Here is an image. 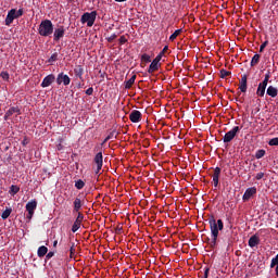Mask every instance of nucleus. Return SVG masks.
Wrapping results in <instances>:
<instances>
[{
	"instance_id": "1",
	"label": "nucleus",
	"mask_w": 278,
	"mask_h": 278,
	"mask_svg": "<svg viewBox=\"0 0 278 278\" xmlns=\"http://www.w3.org/2000/svg\"><path fill=\"white\" fill-rule=\"evenodd\" d=\"M208 225L211 229V241L208 242L211 249H216V244L218 242V231H223L225 228V224L223 223V219H218L216 222V218L214 216H211L208 218Z\"/></svg>"
},
{
	"instance_id": "2",
	"label": "nucleus",
	"mask_w": 278,
	"mask_h": 278,
	"mask_svg": "<svg viewBox=\"0 0 278 278\" xmlns=\"http://www.w3.org/2000/svg\"><path fill=\"white\" fill-rule=\"evenodd\" d=\"M38 34L45 38L51 36L53 34V22H51V20L41 21L38 27Z\"/></svg>"
},
{
	"instance_id": "3",
	"label": "nucleus",
	"mask_w": 278,
	"mask_h": 278,
	"mask_svg": "<svg viewBox=\"0 0 278 278\" xmlns=\"http://www.w3.org/2000/svg\"><path fill=\"white\" fill-rule=\"evenodd\" d=\"M94 21H97V11L86 12L80 17V23L83 25L87 24V27H92Z\"/></svg>"
},
{
	"instance_id": "4",
	"label": "nucleus",
	"mask_w": 278,
	"mask_h": 278,
	"mask_svg": "<svg viewBox=\"0 0 278 278\" xmlns=\"http://www.w3.org/2000/svg\"><path fill=\"white\" fill-rule=\"evenodd\" d=\"M240 129H242V127L235 126L232 129L225 134L223 137V142H225V144H229V142H231V140H233V138L240 134Z\"/></svg>"
},
{
	"instance_id": "5",
	"label": "nucleus",
	"mask_w": 278,
	"mask_h": 278,
	"mask_svg": "<svg viewBox=\"0 0 278 278\" xmlns=\"http://www.w3.org/2000/svg\"><path fill=\"white\" fill-rule=\"evenodd\" d=\"M38 207V201L31 200L26 204V211L28 214L26 215L27 220H31L34 218V212H36V208Z\"/></svg>"
},
{
	"instance_id": "6",
	"label": "nucleus",
	"mask_w": 278,
	"mask_h": 278,
	"mask_svg": "<svg viewBox=\"0 0 278 278\" xmlns=\"http://www.w3.org/2000/svg\"><path fill=\"white\" fill-rule=\"evenodd\" d=\"M64 34H66V28H64V26H58L54 29V34H53L54 42H60V40H62V38H64Z\"/></svg>"
},
{
	"instance_id": "7",
	"label": "nucleus",
	"mask_w": 278,
	"mask_h": 278,
	"mask_svg": "<svg viewBox=\"0 0 278 278\" xmlns=\"http://www.w3.org/2000/svg\"><path fill=\"white\" fill-rule=\"evenodd\" d=\"M56 84L58 86H70L71 85V77L68 75L64 74V72H61L56 77Z\"/></svg>"
},
{
	"instance_id": "8",
	"label": "nucleus",
	"mask_w": 278,
	"mask_h": 278,
	"mask_svg": "<svg viewBox=\"0 0 278 278\" xmlns=\"http://www.w3.org/2000/svg\"><path fill=\"white\" fill-rule=\"evenodd\" d=\"M93 162L97 165L96 175H99L101 168H103V152H98L93 159Z\"/></svg>"
},
{
	"instance_id": "9",
	"label": "nucleus",
	"mask_w": 278,
	"mask_h": 278,
	"mask_svg": "<svg viewBox=\"0 0 278 278\" xmlns=\"http://www.w3.org/2000/svg\"><path fill=\"white\" fill-rule=\"evenodd\" d=\"M83 222H84V214L81 212H78V215L72 226L73 233H76V231H79V228L81 227Z\"/></svg>"
},
{
	"instance_id": "10",
	"label": "nucleus",
	"mask_w": 278,
	"mask_h": 278,
	"mask_svg": "<svg viewBox=\"0 0 278 278\" xmlns=\"http://www.w3.org/2000/svg\"><path fill=\"white\" fill-rule=\"evenodd\" d=\"M257 194V188L251 187L248 188L242 197V201L247 202L250 201L252 197H255Z\"/></svg>"
},
{
	"instance_id": "11",
	"label": "nucleus",
	"mask_w": 278,
	"mask_h": 278,
	"mask_svg": "<svg viewBox=\"0 0 278 278\" xmlns=\"http://www.w3.org/2000/svg\"><path fill=\"white\" fill-rule=\"evenodd\" d=\"M129 121L131 123H140L142 121V113L138 110H132L129 114Z\"/></svg>"
},
{
	"instance_id": "12",
	"label": "nucleus",
	"mask_w": 278,
	"mask_h": 278,
	"mask_svg": "<svg viewBox=\"0 0 278 278\" xmlns=\"http://www.w3.org/2000/svg\"><path fill=\"white\" fill-rule=\"evenodd\" d=\"M13 114H17L18 116H21V108L11 106L4 114V121H9L10 116H13Z\"/></svg>"
},
{
	"instance_id": "13",
	"label": "nucleus",
	"mask_w": 278,
	"mask_h": 278,
	"mask_svg": "<svg viewBox=\"0 0 278 278\" xmlns=\"http://www.w3.org/2000/svg\"><path fill=\"white\" fill-rule=\"evenodd\" d=\"M16 18V9H11L8 12V15L5 17V25L10 27L12 23H14V20Z\"/></svg>"
},
{
	"instance_id": "14",
	"label": "nucleus",
	"mask_w": 278,
	"mask_h": 278,
	"mask_svg": "<svg viewBox=\"0 0 278 278\" xmlns=\"http://www.w3.org/2000/svg\"><path fill=\"white\" fill-rule=\"evenodd\" d=\"M55 81V75L49 74L41 83V88H49Z\"/></svg>"
},
{
	"instance_id": "15",
	"label": "nucleus",
	"mask_w": 278,
	"mask_h": 278,
	"mask_svg": "<svg viewBox=\"0 0 278 278\" xmlns=\"http://www.w3.org/2000/svg\"><path fill=\"white\" fill-rule=\"evenodd\" d=\"M160 66H162V63H159V61L153 60L148 68V73L150 75H153V73L160 71Z\"/></svg>"
},
{
	"instance_id": "16",
	"label": "nucleus",
	"mask_w": 278,
	"mask_h": 278,
	"mask_svg": "<svg viewBox=\"0 0 278 278\" xmlns=\"http://www.w3.org/2000/svg\"><path fill=\"white\" fill-rule=\"evenodd\" d=\"M220 167H215L213 173L214 188H218V179L220 178Z\"/></svg>"
},
{
	"instance_id": "17",
	"label": "nucleus",
	"mask_w": 278,
	"mask_h": 278,
	"mask_svg": "<svg viewBox=\"0 0 278 278\" xmlns=\"http://www.w3.org/2000/svg\"><path fill=\"white\" fill-rule=\"evenodd\" d=\"M248 244L251 249H255L260 244V237L257 235H253L250 237Z\"/></svg>"
},
{
	"instance_id": "18",
	"label": "nucleus",
	"mask_w": 278,
	"mask_h": 278,
	"mask_svg": "<svg viewBox=\"0 0 278 278\" xmlns=\"http://www.w3.org/2000/svg\"><path fill=\"white\" fill-rule=\"evenodd\" d=\"M75 77H78L81 81H84V67L81 65H77L74 68Z\"/></svg>"
},
{
	"instance_id": "19",
	"label": "nucleus",
	"mask_w": 278,
	"mask_h": 278,
	"mask_svg": "<svg viewBox=\"0 0 278 278\" xmlns=\"http://www.w3.org/2000/svg\"><path fill=\"white\" fill-rule=\"evenodd\" d=\"M247 79H248L247 74H244V75L241 76L240 85H239V90H240L241 92H247V88H248V86H247Z\"/></svg>"
},
{
	"instance_id": "20",
	"label": "nucleus",
	"mask_w": 278,
	"mask_h": 278,
	"mask_svg": "<svg viewBox=\"0 0 278 278\" xmlns=\"http://www.w3.org/2000/svg\"><path fill=\"white\" fill-rule=\"evenodd\" d=\"M266 86H268V85H264V83L258 84V87L256 90L257 97H264V94H266Z\"/></svg>"
},
{
	"instance_id": "21",
	"label": "nucleus",
	"mask_w": 278,
	"mask_h": 278,
	"mask_svg": "<svg viewBox=\"0 0 278 278\" xmlns=\"http://www.w3.org/2000/svg\"><path fill=\"white\" fill-rule=\"evenodd\" d=\"M47 253H49V249L45 245L39 247L37 250L38 257H45V255H47Z\"/></svg>"
},
{
	"instance_id": "22",
	"label": "nucleus",
	"mask_w": 278,
	"mask_h": 278,
	"mask_svg": "<svg viewBox=\"0 0 278 278\" xmlns=\"http://www.w3.org/2000/svg\"><path fill=\"white\" fill-rule=\"evenodd\" d=\"M134 84H136V74L132 75L127 81H125V89H131V86H134Z\"/></svg>"
},
{
	"instance_id": "23",
	"label": "nucleus",
	"mask_w": 278,
	"mask_h": 278,
	"mask_svg": "<svg viewBox=\"0 0 278 278\" xmlns=\"http://www.w3.org/2000/svg\"><path fill=\"white\" fill-rule=\"evenodd\" d=\"M81 199H79V198H76L75 200H74V210H73V212H76V214H79V210H81Z\"/></svg>"
},
{
	"instance_id": "24",
	"label": "nucleus",
	"mask_w": 278,
	"mask_h": 278,
	"mask_svg": "<svg viewBox=\"0 0 278 278\" xmlns=\"http://www.w3.org/2000/svg\"><path fill=\"white\" fill-rule=\"evenodd\" d=\"M267 94H268V97H271L273 99H275V97H277V94H278L277 88H275L274 86H269L267 88Z\"/></svg>"
},
{
	"instance_id": "25",
	"label": "nucleus",
	"mask_w": 278,
	"mask_h": 278,
	"mask_svg": "<svg viewBox=\"0 0 278 278\" xmlns=\"http://www.w3.org/2000/svg\"><path fill=\"white\" fill-rule=\"evenodd\" d=\"M275 266H276V268H275ZM270 268H275V273L278 277V253L274 258H271Z\"/></svg>"
},
{
	"instance_id": "26",
	"label": "nucleus",
	"mask_w": 278,
	"mask_h": 278,
	"mask_svg": "<svg viewBox=\"0 0 278 278\" xmlns=\"http://www.w3.org/2000/svg\"><path fill=\"white\" fill-rule=\"evenodd\" d=\"M9 192H10V194H12V197H14V194H18V192H21V187L16 186V185H12L10 187Z\"/></svg>"
},
{
	"instance_id": "27",
	"label": "nucleus",
	"mask_w": 278,
	"mask_h": 278,
	"mask_svg": "<svg viewBox=\"0 0 278 278\" xmlns=\"http://www.w3.org/2000/svg\"><path fill=\"white\" fill-rule=\"evenodd\" d=\"M10 214H12V208L7 207L1 214L2 220H7V218H10Z\"/></svg>"
},
{
	"instance_id": "28",
	"label": "nucleus",
	"mask_w": 278,
	"mask_h": 278,
	"mask_svg": "<svg viewBox=\"0 0 278 278\" xmlns=\"http://www.w3.org/2000/svg\"><path fill=\"white\" fill-rule=\"evenodd\" d=\"M262 56L260 54H254V56L251 60L250 66H257L260 64V59Z\"/></svg>"
},
{
	"instance_id": "29",
	"label": "nucleus",
	"mask_w": 278,
	"mask_h": 278,
	"mask_svg": "<svg viewBox=\"0 0 278 278\" xmlns=\"http://www.w3.org/2000/svg\"><path fill=\"white\" fill-rule=\"evenodd\" d=\"M264 155H266V150H264V149L257 150L255 152V159L256 160H262V157H264Z\"/></svg>"
},
{
	"instance_id": "30",
	"label": "nucleus",
	"mask_w": 278,
	"mask_h": 278,
	"mask_svg": "<svg viewBox=\"0 0 278 278\" xmlns=\"http://www.w3.org/2000/svg\"><path fill=\"white\" fill-rule=\"evenodd\" d=\"M84 186H86V182H84V180H81V179H78L75 182V188H77V190H83Z\"/></svg>"
},
{
	"instance_id": "31",
	"label": "nucleus",
	"mask_w": 278,
	"mask_h": 278,
	"mask_svg": "<svg viewBox=\"0 0 278 278\" xmlns=\"http://www.w3.org/2000/svg\"><path fill=\"white\" fill-rule=\"evenodd\" d=\"M58 52H54L49 59H48V63L49 64H53V62H58Z\"/></svg>"
},
{
	"instance_id": "32",
	"label": "nucleus",
	"mask_w": 278,
	"mask_h": 278,
	"mask_svg": "<svg viewBox=\"0 0 278 278\" xmlns=\"http://www.w3.org/2000/svg\"><path fill=\"white\" fill-rule=\"evenodd\" d=\"M179 34H181V29L175 30V31L170 35L169 40L173 42V40H176V39H177V36H179Z\"/></svg>"
},
{
	"instance_id": "33",
	"label": "nucleus",
	"mask_w": 278,
	"mask_h": 278,
	"mask_svg": "<svg viewBox=\"0 0 278 278\" xmlns=\"http://www.w3.org/2000/svg\"><path fill=\"white\" fill-rule=\"evenodd\" d=\"M141 62H144L146 64H149L151 62V55L144 53L141 55Z\"/></svg>"
},
{
	"instance_id": "34",
	"label": "nucleus",
	"mask_w": 278,
	"mask_h": 278,
	"mask_svg": "<svg viewBox=\"0 0 278 278\" xmlns=\"http://www.w3.org/2000/svg\"><path fill=\"white\" fill-rule=\"evenodd\" d=\"M229 75H231V72L227 71V70H220V78L225 79V77H229Z\"/></svg>"
},
{
	"instance_id": "35",
	"label": "nucleus",
	"mask_w": 278,
	"mask_h": 278,
	"mask_svg": "<svg viewBox=\"0 0 278 278\" xmlns=\"http://www.w3.org/2000/svg\"><path fill=\"white\" fill-rule=\"evenodd\" d=\"M268 144L269 147H278V137L270 139Z\"/></svg>"
},
{
	"instance_id": "36",
	"label": "nucleus",
	"mask_w": 278,
	"mask_h": 278,
	"mask_svg": "<svg viewBox=\"0 0 278 278\" xmlns=\"http://www.w3.org/2000/svg\"><path fill=\"white\" fill-rule=\"evenodd\" d=\"M112 138H114V131L110 132L105 139L103 140L102 144H105V142H108L109 140H112Z\"/></svg>"
},
{
	"instance_id": "37",
	"label": "nucleus",
	"mask_w": 278,
	"mask_h": 278,
	"mask_svg": "<svg viewBox=\"0 0 278 278\" xmlns=\"http://www.w3.org/2000/svg\"><path fill=\"white\" fill-rule=\"evenodd\" d=\"M268 47V40L264 41L260 47V53H264V49Z\"/></svg>"
},
{
	"instance_id": "38",
	"label": "nucleus",
	"mask_w": 278,
	"mask_h": 278,
	"mask_svg": "<svg viewBox=\"0 0 278 278\" xmlns=\"http://www.w3.org/2000/svg\"><path fill=\"white\" fill-rule=\"evenodd\" d=\"M0 77H2V79H4V81H8V79H10V74L8 72H2L0 74Z\"/></svg>"
},
{
	"instance_id": "39",
	"label": "nucleus",
	"mask_w": 278,
	"mask_h": 278,
	"mask_svg": "<svg viewBox=\"0 0 278 278\" xmlns=\"http://www.w3.org/2000/svg\"><path fill=\"white\" fill-rule=\"evenodd\" d=\"M270 79V72H268L267 74H265V78L262 81V84L268 86V80Z\"/></svg>"
},
{
	"instance_id": "40",
	"label": "nucleus",
	"mask_w": 278,
	"mask_h": 278,
	"mask_svg": "<svg viewBox=\"0 0 278 278\" xmlns=\"http://www.w3.org/2000/svg\"><path fill=\"white\" fill-rule=\"evenodd\" d=\"M75 255V242L71 243L70 247V256L73 257Z\"/></svg>"
},
{
	"instance_id": "41",
	"label": "nucleus",
	"mask_w": 278,
	"mask_h": 278,
	"mask_svg": "<svg viewBox=\"0 0 278 278\" xmlns=\"http://www.w3.org/2000/svg\"><path fill=\"white\" fill-rule=\"evenodd\" d=\"M23 14H24L23 9H20V10H17V11H16V9H15V18H21V16H23Z\"/></svg>"
},
{
	"instance_id": "42",
	"label": "nucleus",
	"mask_w": 278,
	"mask_h": 278,
	"mask_svg": "<svg viewBox=\"0 0 278 278\" xmlns=\"http://www.w3.org/2000/svg\"><path fill=\"white\" fill-rule=\"evenodd\" d=\"M162 58H164V52H160L156 56H155V59H154V61H156V62H162Z\"/></svg>"
},
{
	"instance_id": "43",
	"label": "nucleus",
	"mask_w": 278,
	"mask_h": 278,
	"mask_svg": "<svg viewBox=\"0 0 278 278\" xmlns=\"http://www.w3.org/2000/svg\"><path fill=\"white\" fill-rule=\"evenodd\" d=\"M116 38H117V35L113 34L110 37H108L106 40H108V42H114V40H116Z\"/></svg>"
},
{
	"instance_id": "44",
	"label": "nucleus",
	"mask_w": 278,
	"mask_h": 278,
	"mask_svg": "<svg viewBox=\"0 0 278 278\" xmlns=\"http://www.w3.org/2000/svg\"><path fill=\"white\" fill-rule=\"evenodd\" d=\"M94 92V89L92 87H89L87 90H86V94L88 97L92 96V93Z\"/></svg>"
},
{
	"instance_id": "45",
	"label": "nucleus",
	"mask_w": 278,
	"mask_h": 278,
	"mask_svg": "<svg viewBox=\"0 0 278 278\" xmlns=\"http://www.w3.org/2000/svg\"><path fill=\"white\" fill-rule=\"evenodd\" d=\"M255 179H256L257 181H260V179H264V173L261 172V173L256 174Z\"/></svg>"
},
{
	"instance_id": "46",
	"label": "nucleus",
	"mask_w": 278,
	"mask_h": 278,
	"mask_svg": "<svg viewBox=\"0 0 278 278\" xmlns=\"http://www.w3.org/2000/svg\"><path fill=\"white\" fill-rule=\"evenodd\" d=\"M53 255H55V252H49L46 254V262L47 260H51V257H53Z\"/></svg>"
},
{
	"instance_id": "47",
	"label": "nucleus",
	"mask_w": 278,
	"mask_h": 278,
	"mask_svg": "<svg viewBox=\"0 0 278 278\" xmlns=\"http://www.w3.org/2000/svg\"><path fill=\"white\" fill-rule=\"evenodd\" d=\"M127 42V38L125 36L119 37V45H125Z\"/></svg>"
},
{
	"instance_id": "48",
	"label": "nucleus",
	"mask_w": 278,
	"mask_h": 278,
	"mask_svg": "<svg viewBox=\"0 0 278 278\" xmlns=\"http://www.w3.org/2000/svg\"><path fill=\"white\" fill-rule=\"evenodd\" d=\"M22 144L23 147H27V144H29V140H27V138L23 139Z\"/></svg>"
},
{
	"instance_id": "49",
	"label": "nucleus",
	"mask_w": 278,
	"mask_h": 278,
	"mask_svg": "<svg viewBox=\"0 0 278 278\" xmlns=\"http://www.w3.org/2000/svg\"><path fill=\"white\" fill-rule=\"evenodd\" d=\"M168 51V46H165L164 48H163V50L161 51V53H163V55H164V53H166Z\"/></svg>"
},
{
	"instance_id": "50",
	"label": "nucleus",
	"mask_w": 278,
	"mask_h": 278,
	"mask_svg": "<svg viewBox=\"0 0 278 278\" xmlns=\"http://www.w3.org/2000/svg\"><path fill=\"white\" fill-rule=\"evenodd\" d=\"M117 3H123V2H125V1H127V0H115Z\"/></svg>"
},
{
	"instance_id": "51",
	"label": "nucleus",
	"mask_w": 278,
	"mask_h": 278,
	"mask_svg": "<svg viewBox=\"0 0 278 278\" xmlns=\"http://www.w3.org/2000/svg\"><path fill=\"white\" fill-rule=\"evenodd\" d=\"M53 247H54V248L58 247V240H54V241H53Z\"/></svg>"
},
{
	"instance_id": "52",
	"label": "nucleus",
	"mask_w": 278,
	"mask_h": 278,
	"mask_svg": "<svg viewBox=\"0 0 278 278\" xmlns=\"http://www.w3.org/2000/svg\"><path fill=\"white\" fill-rule=\"evenodd\" d=\"M276 1H278V0H276Z\"/></svg>"
}]
</instances>
